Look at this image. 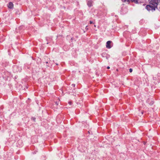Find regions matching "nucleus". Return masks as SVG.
Listing matches in <instances>:
<instances>
[{"mask_svg": "<svg viewBox=\"0 0 160 160\" xmlns=\"http://www.w3.org/2000/svg\"><path fill=\"white\" fill-rule=\"evenodd\" d=\"M149 4L146 6L148 11H155L156 9L160 11V0H151Z\"/></svg>", "mask_w": 160, "mask_h": 160, "instance_id": "nucleus-1", "label": "nucleus"}, {"mask_svg": "<svg viewBox=\"0 0 160 160\" xmlns=\"http://www.w3.org/2000/svg\"><path fill=\"white\" fill-rule=\"evenodd\" d=\"M111 42H112L110 41H108L107 42L106 45V47L107 48L110 49L111 48L110 46V44Z\"/></svg>", "mask_w": 160, "mask_h": 160, "instance_id": "nucleus-2", "label": "nucleus"}, {"mask_svg": "<svg viewBox=\"0 0 160 160\" xmlns=\"http://www.w3.org/2000/svg\"><path fill=\"white\" fill-rule=\"evenodd\" d=\"M130 1L134 2L136 3H138V0H124V2H129Z\"/></svg>", "mask_w": 160, "mask_h": 160, "instance_id": "nucleus-3", "label": "nucleus"}, {"mask_svg": "<svg viewBox=\"0 0 160 160\" xmlns=\"http://www.w3.org/2000/svg\"><path fill=\"white\" fill-rule=\"evenodd\" d=\"M8 7L10 8H12L13 7V5L12 3V2H9L8 5Z\"/></svg>", "mask_w": 160, "mask_h": 160, "instance_id": "nucleus-4", "label": "nucleus"}, {"mask_svg": "<svg viewBox=\"0 0 160 160\" xmlns=\"http://www.w3.org/2000/svg\"><path fill=\"white\" fill-rule=\"evenodd\" d=\"M87 4L89 7L92 6V2L91 1H88V2Z\"/></svg>", "mask_w": 160, "mask_h": 160, "instance_id": "nucleus-5", "label": "nucleus"}, {"mask_svg": "<svg viewBox=\"0 0 160 160\" xmlns=\"http://www.w3.org/2000/svg\"><path fill=\"white\" fill-rule=\"evenodd\" d=\"M132 69H131V68H130L129 69V72H132Z\"/></svg>", "mask_w": 160, "mask_h": 160, "instance_id": "nucleus-6", "label": "nucleus"}, {"mask_svg": "<svg viewBox=\"0 0 160 160\" xmlns=\"http://www.w3.org/2000/svg\"><path fill=\"white\" fill-rule=\"evenodd\" d=\"M90 24H92V23H93V24H94V23L93 22H92V21H90Z\"/></svg>", "mask_w": 160, "mask_h": 160, "instance_id": "nucleus-7", "label": "nucleus"}, {"mask_svg": "<svg viewBox=\"0 0 160 160\" xmlns=\"http://www.w3.org/2000/svg\"><path fill=\"white\" fill-rule=\"evenodd\" d=\"M68 103L69 105H71L72 104V102H68Z\"/></svg>", "mask_w": 160, "mask_h": 160, "instance_id": "nucleus-8", "label": "nucleus"}, {"mask_svg": "<svg viewBox=\"0 0 160 160\" xmlns=\"http://www.w3.org/2000/svg\"><path fill=\"white\" fill-rule=\"evenodd\" d=\"M56 104L57 106L58 105V103L57 102H56Z\"/></svg>", "mask_w": 160, "mask_h": 160, "instance_id": "nucleus-9", "label": "nucleus"}, {"mask_svg": "<svg viewBox=\"0 0 160 160\" xmlns=\"http://www.w3.org/2000/svg\"><path fill=\"white\" fill-rule=\"evenodd\" d=\"M107 68L108 69H109L110 68V67L109 66H108L107 67Z\"/></svg>", "mask_w": 160, "mask_h": 160, "instance_id": "nucleus-10", "label": "nucleus"}, {"mask_svg": "<svg viewBox=\"0 0 160 160\" xmlns=\"http://www.w3.org/2000/svg\"><path fill=\"white\" fill-rule=\"evenodd\" d=\"M87 27H88V26H87L86 27V29H88Z\"/></svg>", "mask_w": 160, "mask_h": 160, "instance_id": "nucleus-11", "label": "nucleus"}, {"mask_svg": "<svg viewBox=\"0 0 160 160\" xmlns=\"http://www.w3.org/2000/svg\"><path fill=\"white\" fill-rule=\"evenodd\" d=\"M72 85H73V86H74V87H75V84H72Z\"/></svg>", "mask_w": 160, "mask_h": 160, "instance_id": "nucleus-12", "label": "nucleus"}, {"mask_svg": "<svg viewBox=\"0 0 160 160\" xmlns=\"http://www.w3.org/2000/svg\"><path fill=\"white\" fill-rule=\"evenodd\" d=\"M21 142V141H18V142Z\"/></svg>", "mask_w": 160, "mask_h": 160, "instance_id": "nucleus-13", "label": "nucleus"}, {"mask_svg": "<svg viewBox=\"0 0 160 160\" xmlns=\"http://www.w3.org/2000/svg\"><path fill=\"white\" fill-rule=\"evenodd\" d=\"M46 63H48V62H46Z\"/></svg>", "mask_w": 160, "mask_h": 160, "instance_id": "nucleus-14", "label": "nucleus"}, {"mask_svg": "<svg viewBox=\"0 0 160 160\" xmlns=\"http://www.w3.org/2000/svg\"><path fill=\"white\" fill-rule=\"evenodd\" d=\"M122 1H123L124 2V0H122Z\"/></svg>", "mask_w": 160, "mask_h": 160, "instance_id": "nucleus-15", "label": "nucleus"}, {"mask_svg": "<svg viewBox=\"0 0 160 160\" xmlns=\"http://www.w3.org/2000/svg\"><path fill=\"white\" fill-rule=\"evenodd\" d=\"M94 26L95 27H96V26L95 25H94Z\"/></svg>", "mask_w": 160, "mask_h": 160, "instance_id": "nucleus-16", "label": "nucleus"}, {"mask_svg": "<svg viewBox=\"0 0 160 160\" xmlns=\"http://www.w3.org/2000/svg\"><path fill=\"white\" fill-rule=\"evenodd\" d=\"M117 71H118V69H117Z\"/></svg>", "mask_w": 160, "mask_h": 160, "instance_id": "nucleus-17", "label": "nucleus"}]
</instances>
